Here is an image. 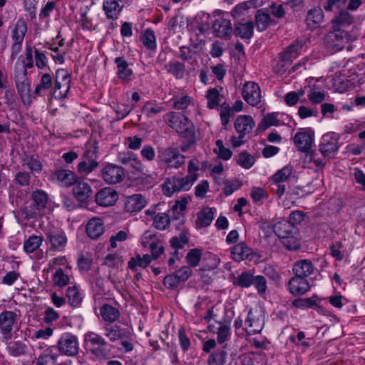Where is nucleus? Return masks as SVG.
<instances>
[{
    "mask_svg": "<svg viewBox=\"0 0 365 365\" xmlns=\"http://www.w3.org/2000/svg\"><path fill=\"white\" fill-rule=\"evenodd\" d=\"M49 265L50 267L48 272H51L56 274H64V272H66L62 266H65L68 269L71 268L67 264L66 259L64 257L54 258L52 260V263H50Z\"/></svg>",
    "mask_w": 365,
    "mask_h": 365,
    "instance_id": "obj_48",
    "label": "nucleus"
},
{
    "mask_svg": "<svg viewBox=\"0 0 365 365\" xmlns=\"http://www.w3.org/2000/svg\"><path fill=\"white\" fill-rule=\"evenodd\" d=\"M164 120L181 137L187 138L189 143L195 142L194 125L187 117L170 112L164 115Z\"/></svg>",
    "mask_w": 365,
    "mask_h": 365,
    "instance_id": "obj_2",
    "label": "nucleus"
},
{
    "mask_svg": "<svg viewBox=\"0 0 365 365\" xmlns=\"http://www.w3.org/2000/svg\"><path fill=\"white\" fill-rule=\"evenodd\" d=\"M254 23L247 21L246 23H239L235 26L234 34L242 38H250L253 35Z\"/></svg>",
    "mask_w": 365,
    "mask_h": 365,
    "instance_id": "obj_38",
    "label": "nucleus"
},
{
    "mask_svg": "<svg viewBox=\"0 0 365 365\" xmlns=\"http://www.w3.org/2000/svg\"><path fill=\"white\" fill-rule=\"evenodd\" d=\"M293 225L287 220H282L275 223L273 226L274 232L280 238L289 237L293 231Z\"/></svg>",
    "mask_w": 365,
    "mask_h": 365,
    "instance_id": "obj_34",
    "label": "nucleus"
},
{
    "mask_svg": "<svg viewBox=\"0 0 365 365\" xmlns=\"http://www.w3.org/2000/svg\"><path fill=\"white\" fill-rule=\"evenodd\" d=\"M117 66V76L123 82H128L131 80V76L133 75V71L128 67V63L125 61L124 57H117L114 60Z\"/></svg>",
    "mask_w": 365,
    "mask_h": 365,
    "instance_id": "obj_25",
    "label": "nucleus"
},
{
    "mask_svg": "<svg viewBox=\"0 0 365 365\" xmlns=\"http://www.w3.org/2000/svg\"><path fill=\"white\" fill-rule=\"evenodd\" d=\"M54 76L50 73L41 74L38 83L35 86L34 94L38 96H43L46 93L51 94Z\"/></svg>",
    "mask_w": 365,
    "mask_h": 365,
    "instance_id": "obj_18",
    "label": "nucleus"
},
{
    "mask_svg": "<svg viewBox=\"0 0 365 365\" xmlns=\"http://www.w3.org/2000/svg\"><path fill=\"white\" fill-rule=\"evenodd\" d=\"M292 305L295 308H312L317 305L316 300L312 298L297 299L292 302Z\"/></svg>",
    "mask_w": 365,
    "mask_h": 365,
    "instance_id": "obj_63",
    "label": "nucleus"
},
{
    "mask_svg": "<svg viewBox=\"0 0 365 365\" xmlns=\"http://www.w3.org/2000/svg\"><path fill=\"white\" fill-rule=\"evenodd\" d=\"M105 336L110 341H116L120 339H128L132 336V333L129 329L123 328L117 324H108L104 327Z\"/></svg>",
    "mask_w": 365,
    "mask_h": 365,
    "instance_id": "obj_15",
    "label": "nucleus"
},
{
    "mask_svg": "<svg viewBox=\"0 0 365 365\" xmlns=\"http://www.w3.org/2000/svg\"><path fill=\"white\" fill-rule=\"evenodd\" d=\"M347 40V33L341 29H334L327 37L328 43L336 51L342 50Z\"/></svg>",
    "mask_w": 365,
    "mask_h": 365,
    "instance_id": "obj_21",
    "label": "nucleus"
},
{
    "mask_svg": "<svg viewBox=\"0 0 365 365\" xmlns=\"http://www.w3.org/2000/svg\"><path fill=\"white\" fill-rule=\"evenodd\" d=\"M245 331L250 335L259 333L262 331L264 324L260 319L255 318L252 309L249 311L247 317L245 321Z\"/></svg>",
    "mask_w": 365,
    "mask_h": 365,
    "instance_id": "obj_27",
    "label": "nucleus"
},
{
    "mask_svg": "<svg viewBox=\"0 0 365 365\" xmlns=\"http://www.w3.org/2000/svg\"><path fill=\"white\" fill-rule=\"evenodd\" d=\"M215 209L209 207H203L197 214V220L201 227H207L210 225L214 218Z\"/></svg>",
    "mask_w": 365,
    "mask_h": 365,
    "instance_id": "obj_42",
    "label": "nucleus"
},
{
    "mask_svg": "<svg viewBox=\"0 0 365 365\" xmlns=\"http://www.w3.org/2000/svg\"><path fill=\"white\" fill-rule=\"evenodd\" d=\"M100 314L104 321L110 323L118 320L120 315L117 308L108 304H103L100 308Z\"/></svg>",
    "mask_w": 365,
    "mask_h": 365,
    "instance_id": "obj_33",
    "label": "nucleus"
},
{
    "mask_svg": "<svg viewBox=\"0 0 365 365\" xmlns=\"http://www.w3.org/2000/svg\"><path fill=\"white\" fill-rule=\"evenodd\" d=\"M188 279V275H165L163 284L168 289H174Z\"/></svg>",
    "mask_w": 365,
    "mask_h": 365,
    "instance_id": "obj_46",
    "label": "nucleus"
},
{
    "mask_svg": "<svg viewBox=\"0 0 365 365\" xmlns=\"http://www.w3.org/2000/svg\"><path fill=\"white\" fill-rule=\"evenodd\" d=\"M313 133L312 130L298 132L294 137V143L297 149L303 153H306V158L309 162L319 169H322L326 162L319 156L317 150H310L313 142Z\"/></svg>",
    "mask_w": 365,
    "mask_h": 365,
    "instance_id": "obj_1",
    "label": "nucleus"
},
{
    "mask_svg": "<svg viewBox=\"0 0 365 365\" xmlns=\"http://www.w3.org/2000/svg\"><path fill=\"white\" fill-rule=\"evenodd\" d=\"M68 302L72 307H78L82 302V298L76 287H70L66 290Z\"/></svg>",
    "mask_w": 365,
    "mask_h": 365,
    "instance_id": "obj_56",
    "label": "nucleus"
},
{
    "mask_svg": "<svg viewBox=\"0 0 365 365\" xmlns=\"http://www.w3.org/2000/svg\"><path fill=\"white\" fill-rule=\"evenodd\" d=\"M234 115V111L226 103H224L221 106L220 118L222 124L226 126L230 121V117Z\"/></svg>",
    "mask_w": 365,
    "mask_h": 365,
    "instance_id": "obj_64",
    "label": "nucleus"
},
{
    "mask_svg": "<svg viewBox=\"0 0 365 365\" xmlns=\"http://www.w3.org/2000/svg\"><path fill=\"white\" fill-rule=\"evenodd\" d=\"M179 58L188 63L193 64L196 60L195 59V51L187 46L180 47Z\"/></svg>",
    "mask_w": 365,
    "mask_h": 365,
    "instance_id": "obj_60",
    "label": "nucleus"
},
{
    "mask_svg": "<svg viewBox=\"0 0 365 365\" xmlns=\"http://www.w3.org/2000/svg\"><path fill=\"white\" fill-rule=\"evenodd\" d=\"M227 352L225 347L217 349L215 352L210 355L207 362L208 365H225Z\"/></svg>",
    "mask_w": 365,
    "mask_h": 365,
    "instance_id": "obj_47",
    "label": "nucleus"
},
{
    "mask_svg": "<svg viewBox=\"0 0 365 365\" xmlns=\"http://www.w3.org/2000/svg\"><path fill=\"white\" fill-rule=\"evenodd\" d=\"M164 110L165 108L155 101H148L145 102L142 108V112L148 118H153Z\"/></svg>",
    "mask_w": 365,
    "mask_h": 365,
    "instance_id": "obj_36",
    "label": "nucleus"
},
{
    "mask_svg": "<svg viewBox=\"0 0 365 365\" xmlns=\"http://www.w3.org/2000/svg\"><path fill=\"white\" fill-rule=\"evenodd\" d=\"M318 153L319 152L326 163V158H333L337 150H339V136L334 133H328L322 136V138L319 144Z\"/></svg>",
    "mask_w": 365,
    "mask_h": 365,
    "instance_id": "obj_7",
    "label": "nucleus"
},
{
    "mask_svg": "<svg viewBox=\"0 0 365 365\" xmlns=\"http://www.w3.org/2000/svg\"><path fill=\"white\" fill-rule=\"evenodd\" d=\"M212 29L215 36L221 38H230L233 31L230 20L224 16L215 19Z\"/></svg>",
    "mask_w": 365,
    "mask_h": 365,
    "instance_id": "obj_17",
    "label": "nucleus"
},
{
    "mask_svg": "<svg viewBox=\"0 0 365 365\" xmlns=\"http://www.w3.org/2000/svg\"><path fill=\"white\" fill-rule=\"evenodd\" d=\"M17 324V314L12 311L0 313V331L3 341H8L12 337V329Z\"/></svg>",
    "mask_w": 365,
    "mask_h": 365,
    "instance_id": "obj_10",
    "label": "nucleus"
},
{
    "mask_svg": "<svg viewBox=\"0 0 365 365\" xmlns=\"http://www.w3.org/2000/svg\"><path fill=\"white\" fill-rule=\"evenodd\" d=\"M51 247L53 250L63 251L67 245V237L62 230H49L46 232Z\"/></svg>",
    "mask_w": 365,
    "mask_h": 365,
    "instance_id": "obj_19",
    "label": "nucleus"
},
{
    "mask_svg": "<svg viewBox=\"0 0 365 365\" xmlns=\"http://www.w3.org/2000/svg\"><path fill=\"white\" fill-rule=\"evenodd\" d=\"M32 200L35 207L25 205L23 211L27 218H33L38 212L44 208L48 202L47 193L42 190H36L32 192Z\"/></svg>",
    "mask_w": 365,
    "mask_h": 365,
    "instance_id": "obj_11",
    "label": "nucleus"
},
{
    "mask_svg": "<svg viewBox=\"0 0 365 365\" xmlns=\"http://www.w3.org/2000/svg\"><path fill=\"white\" fill-rule=\"evenodd\" d=\"M236 160L237 163L245 169H250L255 163L254 156L245 151L240 153Z\"/></svg>",
    "mask_w": 365,
    "mask_h": 365,
    "instance_id": "obj_52",
    "label": "nucleus"
},
{
    "mask_svg": "<svg viewBox=\"0 0 365 365\" xmlns=\"http://www.w3.org/2000/svg\"><path fill=\"white\" fill-rule=\"evenodd\" d=\"M17 93L24 105H30L31 81L15 83Z\"/></svg>",
    "mask_w": 365,
    "mask_h": 365,
    "instance_id": "obj_39",
    "label": "nucleus"
},
{
    "mask_svg": "<svg viewBox=\"0 0 365 365\" xmlns=\"http://www.w3.org/2000/svg\"><path fill=\"white\" fill-rule=\"evenodd\" d=\"M188 242V237L182 232L179 236L173 237L170 240V246L175 250L182 249Z\"/></svg>",
    "mask_w": 365,
    "mask_h": 365,
    "instance_id": "obj_61",
    "label": "nucleus"
},
{
    "mask_svg": "<svg viewBox=\"0 0 365 365\" xmlns=\"http://www.w3.org/2000/svg\"><path fill=\"white\" fill-rule=\"evenodd\" d=\"M324 20V13L320 7L310 9L307 15L306 21L309 26H317Z\"/></svg>",
    "mask_w": 365,
    "mask_h": 365,
    "instance_id": "obj_41",
    "label": "nucleus"
},
{
    "mask_svg": "<svg viewBox=\"0 0 365 365\" xmlns=\"http://www.w3.org/2000/svg\"><path fill=\"white\" fill-rule=\"evenodd\" d=\"M206 98L207 100V107L210 109L217 108L221 101L219 91L215 88H210L207 91Z\"/></svg>",
    "mask_w": 365,
    "mask_h": 365,
    "instance_id": "obj_51",
    "label": "nucleus"
},
{
    "mask_svg": "<svg viewBox=\"0 0 365 365\" xmlns=\"http://www.w3.org/2000/svg\"><path fill=\"white\" fill-rule=\"evenodd\" d=\"M23 166H26L31 172L39 173L43 165L38 157L34 155H26L21 160Z\"/></svg>",
    "mask_w": 365,
    "mask_h": 365,
    "instance_id": "obj_45",
    "label": "nucleus"
},
{
    "mask_svg": "<svg viewBox=\"0 0 365 365\" xmlns=\"http://www.w3.org/2000/svg\"><path fill=\"white\" fill-rule=\"evenodd\" d=\"M158 158L168 168H179L185 163V156L176 148H168L160 153Z\"/></svg>",
    "mask_w": 365,
    "mask_h": 365,
    "instance_id": "obj_9",
    "label": "nucleus"
},
{
    "mask_svg": "<svg viewBox=\"0 0 365 365\" xmlns=\"http://www.w3.org/2000/svg\"><path fill=\"white\" fill-rule=\"evenodd\" d=\"M71 75L66 69L58 68L54 75L53 84L51 96L62 100L68 97L71 89Z\"/></svg>",
    "mask_w": 365,
    "mask_h": 365,
    "instance_id": "obj_4",
    "label": "nucleus"
},
{
    "mask_svg": "<svg viewBox=\"0 0 365 365\" xmlns=\"http://www.w3.org/2000/svg\"><path fill=\"white\" fill-rule=\"evenodd\" d=\"M165 68L176 79H182L185 77L186 68L185 63L176 60L170 61L165 65Z\"/></svg>",
    "mask_w": 365,
    "mask_h": 365,
    "instance_id": "obj_29",
    "label": "nucleus"
},
{
    "mask_svg": "<svg viewBox=\"0 0 365 365\" xmlns=\"http://www.w3.org/2000/svg\"><path fill=\"white\" fill-rule=\"evenodd\" d=\"M215 145L217 148L214 149V153H216L220 158L224 160H227L231 158L232 152L230 149L224 146L222 140H217Z\"/></svg>",
    "mask_w": 365,
    "mask_h": 365,
    "instance_id": "obj_55",
    "label": "nucleus"
},
{
    "mask_svg": "<svg viewBox=\"0 0 365 365\" xmlns=\"http://www.w3.org/2000/svg\"><path fill=\"white\" fill-rule=\"evenodd\" d=\"M142 41L143 45L150 50H155L157 47L156 44V40H155V36L154 34V31L150 29H148L145 31L143 36H142Z\"/></svg>",
    "mask_w": 365,
    "mask_h": 365,
    "instance_id": "obj_53",
    "label": "nucleus"
},
{
    "mask_svg": "<svg viewBox=\"0 0 365 365\" xmlns=\"http://www.w3.org/2000/svg\"><path fill=\"white\" fill-rule=\"evenodd\" d=\"M307 275H294L288 282V288L293 295H302L309 289Z\"/></svg>",
    "mask_w": 365,
    "mask_h": 365,
    "instance_id": "obj_16",
    "label": "nucleus"
},
{
    "mask_svg": "<svg viewBox=\"0 0 365 365\" xmlns=\"http://www.w3.org/2000/svg\"><path fill=\"white\" fill-rule=\"evenodd\" d=\"M242 97L250 105H258L261 101V91L258 84L254 82L246 83L242 89Z\"/></svg>",
    "mask_w": 365,
    "mask_h": 365,
    "instance_id": "obj_14",
    "label": "nucleus"
},
{
    "mask_svg": "<svg viewBox=\"0 0 365 365\" xmlns=\"http://www.w3.org/2000/svg\"><path fill=\"white\" fill-rule=\"evenodd\" d=\"M118 199L117 192L111 187L102 188L95 195V202L101 207L112 206Z\"/></svg>",
    "mask_w": 365,
    "mask_h": 365,
    "instance_id": "obj_13",
    "label": "nucleus"
},
{
    "mask_svg": "<svg viewBox=\"0 0 365 365\" xmlns=\"http://www.w3.org/2000/svg\"><path fill=\"white\" fill-rule=\"evenodd\" d=\"M77 179L76 175L69 170H58L53 174V180L64 187L73 185Z\"/></svg>",
    "mask_w": 365,
    "mask_h": 365,
    "instance_id": "obj_24",
    "label": "nucleus"
},
{
    "mask_svg": "<svg viewBox=\"0 0 365 365\" xmlns=\"http://www.w3.org/2000/svg\"><path fill=\"white\" fill-rule=\"evenodd\" d=\"M56 348L62 355L76 356L79 351L77 336L70 332L63 333L57 341Z\"/></svg>",
    "mask_w": 365,
    "mask_h": 365,
    "instance_id": "obj_6",
    "label": "nucleus"
},
{
    "mask_svg": "<svg viewBox=\"0 0 365 365\" xmlns=\"http://www.w3.org/2000/svg\"><path fill=\"white\" fill-rule=\"evenodd\" d=\"M122 257L118 255H108L102 262V266L110 268L108 272H118V268L123 264Z\"/></svg>",
    "mask_w": 365,
    "mask_h": 365,
    "instance_id": "obj_44",
    "label": "nucleus"
},
{
    "mask_svg": "<svg viewBox=\"0 0 365 365\" xmlns=\"http://www.w3.org/2000/svg\"><path fill=\"white\" fill-rule=\"evenodd\" d=\"M151 261V257L146 254L143 257L137 255L135 257H132L128 262V267L132 272H138L139 268L146 267Z\"/></svg>",
    "mask_w": 365,
    "mask_h": 365,
    "instance_id": "obj_37",
    "label": "nucleus"
},
{
    "mask_svg": "<svg viewBox=\"0 0 365 365\" xmlns=\"http://www.w3.org/2000/svg\"><path fill=\"white\" fill-rule=\"evenodd\" d=\"M170 222V217L166 213H158L153 217V226L158 230H165Z\"/></svg>",
    "mask_w": 365,
    "mask_h": 365,
    "instance_id": "obj_54",
    "label": "nucleus"
},
{
    "mask_svg": "<svg viewBox=\"0 0 365 365\" xmlns=\"http://www.w3.org/2000/svg\"><path fill=\"white\" fill-rule=\"evenodd\" d=\"M123 7V6H120L116 0H104L103 3V9L110 19H118Z\"/></svg>",
    "mask_w": 365,
    "mask_h": 365,
    "instance_id": "obj_28",
    "label": "nucleus"
},
{
    "mask_svg": "<svg viewBox=\"0 0 365 365\" xmlns=\"http://www.w3.org/2000/svg\"><path fill=\"white\" fill-rule=\"evenodd\" d=\"M292 271L295 274H312L314 272V267L311 261L308 259H302L294 264Z\"/></svg>",
    "mask_w": 365,
    "mask_h": 365,
    "instance_id": "obj_43",
    "label": "nucleus"
},
{
    "mask_svg": "<svg viewBox=\"0 0 365 365\" xmlns=\"http://www.w3.org/2000/svg\"><path fill=\"white\" fill-rule=\"evenodd\" d=\"M77 264L79 272L89 271L92 264V258L88 253L81 254L77 259Z\"/></svg>",
    "mask_w": 365,
    "mask_h": 365,
    "instance_id": "obj_57",
    "label": "nucleus"
},
{
    "mask_svg": "<svg viewBox=\"0 0 365 365\" xmlns=\"http://www.w3.org/2000/svg\"><path fill=\"white\" fill-rule=\"evenodd\" d=\"M217 341L219 344H223L228 340L230 335V327L226 324L220 323L217 332Z\"/></svg>",
    "mask_w": 365,
    "mask_h": 365,
    "instance_id": "obj_62",
    "label": "nucleus"
},
{
    "mask_svg": "<svg viewBox=\"0 0 365 365\" xmlns=\"http://www.w3.org/2000/svg\"><path fill=\"white\" fill-rule=\"evenodd\" d=\"M98 146L94 141L88 144L77 166L78 172L81 175H88L98 167Z\"/></svg>",
    "mask_w": 365,
    "mask_h": 365,
    "instance_id": "obj_3",
    "label": "nucleus"
},
{
    "mask_svg": "<svg viewBox=\"0 0 365 365\" xmlns=\"http://www.w3.org/2000/svg\"><path fill=\"white\" fill-rule=\"evenodd\" d=\"M101 176L108 184H116L123 181L125 172L122 167L108 163L103 168Z\"/></svg>",
    "mask_w": 365,
    "mask_h": 365,
    "instance_id": "obj_12",
    "label": "nucleus"
},
{
    "mask_svg": "<svg viewBox=\"0 0 365 365\" xmlns=\"http://www.w3.org/2000/svg\"><path fill=\"white\" fill-rule=\"evenodd\" d=\"M354 22L353 16L346 10H341L332 20L334 29H341V27L350 26Z\"/></svg>",
    "mask_w": 365,
    "mask_h": 365,
    "instance_id": "obj_30",
    "label": "nucleus"
},
{
    "mask_svg": "<svg viewBox=\"0 0 365 365\" xmlns=\"http://www.w3.org/2000/svg\"><path fill=\"white\" fill-rule=\"evenodd\" d=\"M43 237L39 235L30 236L24 244V249L27 253L36 251L42 244Z\"/></svg>",
    "mask_w": 365,
    "mask_h": 365,
    "instance_id": "obj_49",
    "label": "nucleus"
},
{
    "mask_svg": "<svg viewBox=\"0 0 365 365\" xmlns=\"http://www.w3.org/2000/svg\"><path fill=\"white\" fill-rule=\"evenodd\" d=\"M202 255L201 250L197 248L191 249L185 257L187 263L192 267H196L200 262Z\"/></svg>",
    "mask_w": 365,
    "mask_h": 365,
    "instance_id": "obj_58",
    "label": "nucleus"
},
{
    "mask_svg": "<svg viewBox=\"0 0 365 365\" xmlns=\"http://www.w3.org/2000/svg\"><path fill=\"white\" fill-rule=\"evenodd\" d=\"M146 200L141 194H135L126 197L125 210L128 212L140 211L146 205Z\"/></svg>",
    "mask_w": 365,
    "mask_h": 365,
    "instance_id": "obj_23",
    "label": "nucleus"
},
{
    "mask_svg": "<svg viewBox=\"0 0 365 365\" xmlns=\"http://www.w3.org/2000/svg\"><path fill=\"white\" fill-rule=\"evenodd\" d=\"M292 173V168L287 165L279 170L270 178L272 190L279 197H281L285 192L286 187L284 182H287Z\"/></svg>",
    "mask_w": 365,
    "mask_h": 365,
    "instance_id": "obj_8",
    "label": "nucleus"
},
{
    "mask_svg": "<svg viewBox=\"0 0 365 365\" xmlns=\"http://www.w3.org/2000/svg\"><path fill=\"white\" fill-rule=\"evenodd\" d=\"M255 125L252 118L246 115L238 116L235 122V128L241 136H245L251 133Z\"/></svg>",
    "mask_w": 365,
    "mask_h": 365,
    "instance_id": "obj_22",
    "label": "nucleus"
},
{
    "mask_svg": "<svg viewBox=\"0 0 365 365\" xmlns=\"http://www.w3.org/2000/svg\"><path fill=\"white\" fill-rule=\"evenodd\" d=\"M257 29L259 31H263L269 26L271 18L268 11L259 10L255 15Z\"/></svg>",
    "mask_w": 365,
    "mask_h": 365,
    "instance_id": "obj_40",
    "label": "nucleus"
},
{
    "mask_svg": "<svg viewBox=\"0 0 365 365\" xmlns=\"http://www.w3.org/2000/svg\"><path fill=\"white\" fill-rule=\"evenodd\" d=\"M27 74L28 73L27 71L25 70V68L24 66H19V63L16 62L14 71V80L15 83L31 81L27 76Z\"/></svg>",
    "mask_w": 365,
    "mask_h": 365,
    "instance_id": "obj_59",
    "label": "nucleus"
},
{
    "mask_svg": "<svg viewBox=\"0 0 365 365\" xmlns=\"http://www.w3.org/2000/svg\"><path fill=\"white\" fill-rule=\"evenodd\" d=\"M195 177L186 175L183 178L173 177L165 180L163 185V193L170 197L175 192L189 190L195 182Z\"/></svg>",
    "mask_w": 365,
    "mask_h": 365,
    "instance_id": "obj_5",
    "label": "nucleus"
},
{
    "mask_svg": "<svg viewBox=\"0 0 365 365\" xmlns=\"http://www.w3.org/2000/svg\"><path fill=\"white\" fill-rule=\"evenodd\" d=\"M73 185V193L78 201L85 202L91 197L92 189L88 182L77 179Z\"/></svg>",
    "mask_w": 365,
    "mask_h": 365,
    "instance_id": "obj_20",
    "label": "nucleus"
},
{
    "mask_svg": "<svg viewBox=\"0 0 365 365\" xmlns=\"http://www.w3.org/2000/svg\"><path fill=\"white\" fill-rule=\"evenodd\" d=\"M27 32V24L23 19H19L11 31L13 41L22 42Z\"/></svg>",
    "mask_w": 365,
    "mask_h": 365,
    "instance_id": "obj_35",
    "label": "nucleus"
},
{
    "mask_svg": "<svg viewBox=\"0 0 365 365\" xmlns=\"http://www.w3.org/2000/svg\"><path fill=\"white\" fill-rule=\"evenodd\" d=\"M231 254L233 259L240 262L248 259L252 255V250L241 242L232 247Z\"/></svg>",
    "mask_w": 365,
    "mask_h": 365,
    "instance_id": "obj_32",
    "label": "nucleus"
},
{
    "mask_svg": "<svg viewBox=\"0 0 365 365\" xmlns=\"http://www.w3.org/2000/svg\"><path fill=\"white\" fill-rule=\"evenodd\" d=\"M6 350L11 356L17 357L25 353L26 345L20 341H11L8 343Z\"/></svg>",
    "mask_w": 365,
    "mask_h": 365,
    "instance_id": "obj_50",
    "label": "nucleus"
},
{
    "mask_svg": "<svg viewBox=\"0 0 365 365\" xmlns=\"http://www.w3.org/2000/svg\"><path fill=\"white\" fill-rule=\"evenodd\" d=\"M103 220L99 217L91 219L86 225V232L91 239H98L104 232Z\"/></svg>",
    "mask_w": 365,
    "mask_h": 365,
    "instance_id": "obj_26",
    "label": "nucleus"
},
{
    "mask_svg": "<svg viewBox=\"0 0 365 365\" xmlns=\"http://www.w3.org/2000/svg\"><path fill=\"white\" fill-rule=\"evenodd\" d=\"M302 46V43L296 41L287 46L279 56L292 64L293 59H295L299 55Z\"/></svg>",
    "mask_w": 365,
    "mask_h": 365,
    "instance_id": "obj_31",
    "label": "nucleus"
}]
</instances>
